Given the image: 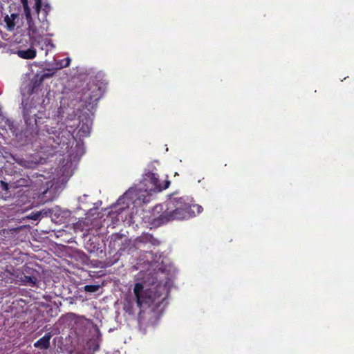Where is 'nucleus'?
<instances>
[{
  "instance_id": "39448f33",
  "label": "nucleus",
  "mask_w": 354,
  "mask_h": 354,
  "mask_svg": "<svg viewBox=\"0 0 354 354\" xmlns=\"http://www.w3.org/2000/svg\"><path fill=\"white\" fill-rule=\"evenodd\" d=\"M102 95L103 91L97 84H88L83 89L80 100L85 104L86 108H93L97 104Z\"/></svg>"
},
{
  "instance_id": "aec40b11",
  "label": "nucleus",
  "mask_w": 354,
  "mask_h": 354,
  "mask_svg": "<svg viewBox=\"0 0 354 354\" xmlns=\"http://www.w3.org/2000/svg\"><path fill=\"white\" fill-rule=\"evenodd\" d=\"M23 8H24V14H25L26 19L27 21L30 22V21L32 20V17H31V12H30V9L29 6L23 7Z\"/></svg>"
},
{
  "instance_id": "a878e982",
  "label": "nucleus",
  "mask_w": 354,
  "mask_h": 354,
  "mask_svg": "<svg viewBox=\"0 0 354 354\" xmlns=\"http://www.w3.org/2000/svg\"><path fill=\"white\" fill-rule=\"evenodd\" d=\"M21 2L23 5V7L29 6H28V0H21Z\"/></svg>"
},
{
  "instance_id": "4be33fe9",
  "label": "nucleus",
  "mask_w": 354,
  "mask_h": 354,
  "mask_svg": "<svg viewBox=\"0 0 354 354\" xmlns=\"http://www.w3.org/2000/svg\"><path fill=\"white\" fill-rule=\"evenodd\" d=\"M133 188H130L129 189V190L124 194V196L122 198H120L119 200H118V202L119 203H121L123 199H124L127 196H129L132 192H133Z\"/></svg>"
},
{
  "instance_id": "a211bd4d",
  "label": "nucleus",
  "mask_w": 354,
  "mask_h": 354,
  "mask_svg": "<svg viewBox=\"0 0 354 354\" xmlns=\"http://www.w3.org/2000/svg\"><path fill=\"white\" fill-rule=\"evenodd\" d=\"M41 43L43 44L41 49H44V46L45 47L44 49L46 50V55L48 54V50H50L52 48L54 47V45L48 39H42Z\"/></svg>"
},
{
  "instance_id": "f03ea898",
  "label": "nucleus",
  "mask_w": 354,
  "mask_h": 354,
  "mask_svg": "<svg viewBox=\"0 0 354 354\" xmlns=\"http://www.w3.org/2000/svg\"><path fill=\"white\" fill-rule=\"evenodd\" d=\"M73 124H69L70 121L67 120L66 127H71L73 129L74 127L78 124L79 130L78 135L80 137H87L90 135L92 121L88 117H85L84 119L76 120L72 119L71 122ZM72 130L63 129L57 134V130H54V128L47 129L48 138L46 140L47 143L51 145L53 147L56 148L57 146L60 147L62 149H67L73 142V136L71 133Z\"/></svg>"
},
{
  "instance_id": "f257e3e1",
  "label": "nucleus",
  "mask_w": 354,
  "mask_h": 354,
  "mask_svg": "<svg viewBox=\"0 0 354 354\" xmlns=\"http://www.w3.org/2000/svg\"><path fill=\"white\" fill-rule=\"evenodd\" d=\"M167 205L168 208L166 211L153 218L151 223L154 227H159L174 221L187 220L203 210L202 206L195 204L194 199L187 196L171 198Z\"/></svg>"
},
{
  "instance_id": "9b49d317",
  "label": "nucleus",
  "mask_w": 354,
  "mask_h": 354,
  "mask_svg": "<svg viewBox=\"0 0 354 354\" xmlns=\"http://www.w3.org/2000/svg\"><path fill=\"white\" fill-rule=\"evenodd\" d=\"M50 77V75L45 73L41 75H37L32 81L31 91L32 93H36L41 86L45 78Z\"/></svg>"
},
{
  "instance_id": "f3484780",
  "label": "nucleus",
  "mask_w": 354,
  "mask_h": 354,
  "mask_svg": "<svg viewBox=\"0 0 354 354\" xmlns=\"http://www.w3.org/2000/svg\"><path fill=\"white\" fill-rule=\"evenodd\" d=\"M4 21L6 24V28L8 30H12L15 27V23L12 20L9 15H6L4 17Z\"/></svg>"
},
{
  "instance_id": "6e6552de",
  "label": "nucleus",
  "mask_w": 354,
  "mask_h": 354,
  "mask_svg": "<svg viewBox=\"0 0 354 354\" xmlns=\"http://www.w3.org/2000/svg\"><path fill=\"white\" fill-rule=\"evenodd\" d=\"M160 243V242L149 233H142L134 241L135 245L138 247L145 245L147 244H151V245L157 246L159 245Z\"/></svg>"
},
{
  "instance_id": "dca6fc26",
  "label": "nucleus",
  "mask_w": 354,
  "mask_h": 354,
  "mask_svg": "<svg viewBox=\"0 0 354 354\" xmlns=\"http://www.w3.org/2000/svg\"><path fill=\"white\" fill-rule=\"evenodd\" d=\"M71 59L69 57H66L62 59L58 60L56 62L57 68L61 69L69 66Z\"/></svg>"
},
{
  "instance_id": "20e7f679",
  "label": "nucleus",
  "mask_w": 354,
  "mask_h": 354,
  "mask_svg": "<svg viewBox=\"0 0 354 354\" xmlns=\"http://www.w3.org/2000/svg\"><path fill=\"white\" fill-rule=\"evenodd\" d=\"M140 187L138 189V198L146 203L150 201V197L158 192L166 189L170 185L167 178H143Z\"/></svg>"
},
{
  "instance_id": "ddd939ff",
  "label": "nucleus",
  "mask_w": 354,
  "mask_h": 354,
  "mask_svg": "<svg viewBox=\"0 0 354 354\" xmlns=\"http://www.w3.org/2000/svg\"><path fill=\"white\" fill-rule=\"evenodd\" d=\"M17 55L26 59H33L36 57V50L33 48H28L26 50H19L17 52Z\"/></svg>"
},
{
  "instance_id": "7ed1b4c3",
  "label": "nucleus",
  "mask_w": 354,
  "mask_h": 354,
  "mask_svg": "<svg viewBox=\"0 0 354 354\" xmlns=\"http://www.w3.org/2000/svg\"><path fill=\"white\" fill-rule=\"evenodd\" d=\"M165 287L160 284L144 289L141 283H136L134 286L133 292L138 307L140 308L152 307L153 310H156L165 299Z\"/></svg>"
},
{
  "instance_id": "393cba45",
  "label": "nucleus",
  "mask_w": 354,
  "mask_h": 354,
  "mask_svg": "<svg viewBox=\"0 0 354 354\" xmlns=\"http://www.w3.org/2000/svg\"><path fill=\"white\" fill-rule=\"evenodd\" d=\"M9 17H11L12 20L15 21V19L18 18L19 15L17 13H12Z\"/></svg>"
},
{
  "instance_id": "b1692460",
  "label": "nucleus",
  "mask_w": 354,
  "mask_h": 354,
  "mask_svg": "<svg viewBox=\"0 0 354 354\" xmlns=\"http://www.w3.org/2000/svg\"><path fill=\"white\" fill-rule=\"evenodd\" d=\"M1 187H2L3 189H4L6 191L8 189V183L1 181Z\"/></svg>"
},
{
  "instance_id": "c756f323",
  "label": "nucleus",
  "mask_w": 354,
  "mask_h": 354,
  "mask_svg": "<svg viewBox=\"0 0 354 354\" xmlns=\"http://www.w3.org/2000/svg\"><path fill=\"white\" fill-rule=\"evenodd\" d=\"M178 174L177 172H175V174H174V177H176V176H178Z\"/></svg>"
},
{
  "instance_id": "7c9ffc66",
  "label": "nucleus",
  "mask_w": 354,
  "mask_h": 354,
  "mask_svg": "<svg viewBox=\"0 0 354 354\" xmlns=\"http://www.w3.org/2000/svg\"><path fill=\"white\" fill-rule=\"evenodd\" d=\"M18 183H19V185H20V186H22V185H23V184H21V183H20V180H19V181H18Z\"/></svg>"
},
{
  "instance_id": "bb28decb",
  "label": "nucleus",
  "mask_w": 354,
  "mask_h": 354,
  "mask_svg": "<svg viewBox=\"0 0 354 354\" xmlns=\"http://www.w3.org/2000/svg\"><path fill=\"white\" fill-rule=\"evenodd\" d=\"M95 250H97V246L96 245H95L92 248H88V250L90 251L91 252L95 251Z\"/></svg>"
},
{
  "instance_id": "412c9836",
  "label": "nucleus",
  "mask_w": 354,
  "mask_h": 354,
  "mask_svg": "<svg viewBox=\"0 0 354 354\" xmlns=\"http://www.w3.org/2000/svg\"><path fill=\"white\" fill-rule=\"evenodd\" d=\"M42 1L41 0H35V10L36 12L39 14L41 8Z\"/></svg>"
},
{
  "instance_id": "c85d7f7f",
  "label": "nucleus",
  "mask_w": 354,
  "mask_h": 354,
  "mask_svg": "<svg viewBox=\"0 0 354 354\" xmlns=\"http://www.w3.org/2000/svg\"><path fill=\"white\" fill-rule=\"evenodd\" d=\"M37 177H44L43 174H39Z\"/></svg>"
},
{
  "instance_id": "473e14b6",
  "label": "nucleus",
  "mask_w": 354,
  "mask_h": 354,
  "mask_svg": "<svg viewBox=\"0 0 354 354\" xmlns=\"http://www.w3.org/2000/svg\"><path fill=\"white\" fill-rule=\"evenodd\" d=\"M88 245H89V243H87L86 244L87 248H89Z\"/></svg>"
},
{
  "instance_id": "9d476101",
  "label": "nucleus",
  "mask_w": 354,
  "mask_h": 354,
  "mask_svg": "<svg viewBox=\"0 0 354 354\" xmlns=\"http://www.w3.org/2000/svg\"><path fill=\"white\" fill-rule=\"evenodd\" d=\"M52 336L51 333H47L34 344V346L41 350L48 349L50 347V340Z\"/></svg>"
},
{
  "instance_id": "f8f14e48",
  "label": "nucleus",
  "mask_w": 354,
  "mask_h": 354,
  "mask_svg": "<svg viewBox=\"0 0 354 354\" xmlns=\"http://www.w3.org/2000/svg\"><path fill=\"white\" fill-rule=\"evenodd\" d=\"M155 164L159 165L158 161L154 162H151L147 165V167L145 169V174H143V177H156L158 176V169L155 165Z\"/></svg>"
},
{
  "instance_id": "cd10ccee",
  "label": "nucleus",
  "mask_w": 354,
  "mask_h": 354,
  "mask_svg": "<svg viewBox=\"0 0 354 354\" xmlns=\"http://www.w3.org/2000/svg\"><path fill=\"white\" fill-rule=\"evenodd\" d=\"M49 9H50V7L48 5H46L44 8L43 9V10L46 14Z\"/></svg>"
},
{
  "instance_id": "0eeeda50",
  "label": "nucleus",
  "mask_w": 354,
  "mask_h": 354,
  "mask_svg": "<svg viewBox=\"0 0 354 354\" xmlns=\"http://www.w3.org/2000/svg\"><path fill=\"white\" fill-rule=\"evenodd\" d=\"M60 178H52L51 180L46 183L47 187L44 190H40L36 194H46L49 193L51 196H55L60 190L63 189L64 185L62 183L59 182Z\"/></svg>"
},
{
  "instance_id": "5701e85b",
  "label": "nucleus",
  "mask_w": 354,
  "mask_h": 354,
  "mask_svg": "<svg viewBox=\"0 0 354 354\" xmlns=\"http://www.w3.org/2000/svg\"><path fill=\"white\" fill-rule=\"evenodd\" d=\"M36 212L37 213L34 214L32 215V216L31 217L34 220H37L41 216V214H40L41 212Z\"/></svg>"
},
{
  "instance_id": "2eb2a0df",
  "label": "nucleus",
  "mask_w": 354,
  "mask_h": 354,
  "mask_svg": "<svg viewBox=\"0 0 354 354\" xmlns=\"http://www.w3.org/2000/svg\"><path fill=\"white\" fill-rule=\"evenodd\" d=\"M19 273L26 276H37V271L32 268L24 266L22 267V270Z\"/></svg>"
},
{
  "instance_id": "4468645a",
  "label": "nucleus",
  "mask_w": 354,
  "mask_h": 354,
  "mask_svg": "<svg viewBox=\"0 0 354 354\" xmlns=\"http://www.w3.org/2000/svg\"><path fill=\"white\" fill-rule=\"evenodd\" d=\"M124 310L129 315H133V303L130 299H126L124 301Z\"/></svg>"
},
{
  "instance_id": "6ab92c4d",
  "label": "nucleus",
  "mask_w": 354,
  "mask_h": 354,
  "mask_svg": "<svg viewBox=\"0 0 354 354\" xmlns=\"http://www.w3.org/2000/svg\"><path fill=\"white\" fill-rule=\"evenodd\" d=\"M100 288V286L99 285H86L84 287V290L88 292H97Z\"/></svg>"
},
{
  "instance_id": "423d86ee",
  "label": "nucleus",
  "mask_w": 354,
  "mask_h": 354,
  "mask_svg": "<svg viewBox=\"0 0 354 354\" xmlns=\"http://www.w3.org/2000/svg\"><path fill=\"white\" fill-rule=\"evenodd\" d=\"M127 241L124 234L120 233L112 234L110 236L109 248L115 250L123 251L125 249L124 243Z\"/></svg>"
},
{
  "instance_id": "1a4fd4ad",
  "label": "nucleus",
  "mask_w": 354,
  "mask_h": 354,
  "mask_svg": "<svg viewBox=\"0 0 354 354\" xmlns=\"http://www.w3.org/2000/svg\"><path fill=\"white\" fill-rule=\"evenodd\" d=\"M16 277L17 278V281H20L22 285L30 286L32 287L37 286V276H26L20 273H17Z\"/></svg>"
},
{
  "instance_id": "2f4dec72",
  "label": "nucleus",
  "mask_w": 354,
  "mask_h": 354,
  "mask_svg": "<svg viewBox=\"0 0 354 354\" xmlns=\"http://www.w3.org/2000/svg\"><path fill=\"white\" fill-rule=\"evenodd\" d=\"M88 245H89V243H87L86 244L87 248H89Z\"/></svg>"
}]
</instances>
